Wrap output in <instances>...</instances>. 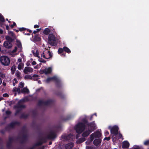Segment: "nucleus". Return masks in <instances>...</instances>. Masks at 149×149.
Here are the masks:
<instances>
[{"label": "nucleus", "mask_w": 149, "mask_h": 149, "mask_svg": "<svg viewBox=\"0 0 149 149\" xmlns=\"http://www.w3.org/2000/svg\"><path fill=\"white\" fill-rule=\"evenodd\" d=\"M96 128V126L94 122L90 123L85 126L82 123H79L76 127V130L78 133H81L84 130L85 131L82 134L84 137L88 136Z\"/></svg>", "instance_id": "nucleus-1"}, {"label": "nucleus", "mask_w": 149, "mask_h": 149, "mask_svg": "<svg viewBox=\"0 0 149 149\" xmlns=\"http://www.w3.org/2000/svg\"><path fill=\"white\" fill-rule=\"evenodd\" d=\"M0 60L1 63L4 65L8 66L10 63L9 58L6 56H2L1 57Z\"/></svg>", "instance_id": "nucleus-2"}, {"label": "nucleus", "mask_w": 149, "mask_h": 149, "mask_svg": "<svg viewBox=\"0 0 149 149\" xmlns=\"http://www.w3.org/2000/svg\"><path fill=\"white\" fill-rule=\"evenodd\" d=\"M118 128L116 126H113L111 130V132L112 134H113L112 139L113 141L116 139V135L118 134Z\"/></svg>", "instance_id": "nucleus-3"}, {"label": "nucleus", "mask_w": 149, "mask_h": 149, "mask_svg": "<svg viewBox=\"0 0 149 149\" xmlns=\"http://www.w3.org/2000/svg\"><path fill=\"white\" fill-rule=\"evenodd\" d=\"M42 57L45 59H49L52 57V53L48 49L44 50L41 54Z\"/></svg>", "instance_id": "nucleus-4"}, {"label": "nucleus", "mask_w": 149, "mask_h": 149, "mask_svg": "<svg viewBox=\"0 0 149 149\" xmlns=\"http://www.w3.org/2000/svg\"><path fill=\"white\" fill-rule=\"evenodd\" d=\"M22 49L20 46L19 47L17 46H15L14 49L12 51H11L10 53V54L13 56H14L18 54L19 52L22 51Z\"/></svg>", "instance_id": "nucleus-5"}, {"label": "nucleus", "mask_w": 149, "mask_h": 149, "mask_svg": "<svg viewBox=\"0 0 149 149\" xmlns=\"http://www.w3.org/2000/svg\"><path fill=\"white\" fill-rule=\"evenodd\" d=\"M56 41V37L53 34H49L48 37V42L52 45H54V42Z\"/></svg>", "instance_id": "nucleus-6"}, {"label": "nucleus", "mask_w": 149, "mask_h": 149, "mask_svg": "<svg viewBox=\"0 0 149 149\" xmlns=\"http://www.w3.org/2000/svg\"><path fill=\"white\" fill-rule=\"evenodd\" d=\"M52 71V69L51 67L45 68L43 70H40V73L41 74H47L50 73Z\"/></svg>", "instance_id": "nucleus-7"}, {"label": "nucleus", "mask_w": 149, "mask_h": 149, "mask_svg": "<svg viewBox=\"0 0 149 149\" xmlns=\"http://www.w3.org/2000/svg\"><path fill=\"white\" fill-rule=\"evenodd\" d=\"M33 69L30 67H25L23 71L25 74H28L29 73H31L33 72Z\"/></svg>", "instance_id": "nucleus-8"}, {"label": "nucleus", "mask_w": 149, "mask_h": 149, "mask_svg": "<svg viewBox=\"0 0 149 149\" xmlns=\"http://www.w3.org/2000/svg\"><path fill=\"white\" fill-rule=\"evenodd\" d=\"M57 79V78L56 76H54L52 77H49L45 81L47 83H48L50 81L54 80L56 81Z\"/></svg>", "instance_id": "nucleus-9"}, {"label": "nucleus", "mask_w": 149, "mask_h": 149, "mask_svg": "<svg viewBox=\"0 0 149 149\" xmlns=\"http://www.w3.org/2000/svg\"><path fill=\"white\" fill-rule=\"evenodd\" d=\"M3 45L4 47L7 48H10L12 46V44L8 41L5 42L4 43Z\"/></svg>", "instance_id": "nucleus-10"}, {"label": "nucleus", "mask_w": 149, "mask_h": 149, "mask_svg": "<svg viewBox=\"0 0 149 149\" xmlns=\"http://www.w3.org/2000/svg\"><path fill=\"white\" fill-rule=\"evenodd\" d=\"M74 146L73 143L71 142L66 144L65 145V149H72Z\"/></svg>", "instance_id": "nucleus-11"}, {"label": "nucleus", "mask_w": 149, "mask_h": 149, "mask_svg": "<svg viewBox=\"0 0 149 149\" xmlns=\"http://www.w3.org/2000/svg\"><path fill=\"white\" fill-rule=\"evenodd\" d=\"M101 133L99 132H97L92 134L91 135V137L92 136H94L96 138H98L100 137L101 136Z\"/></svg>", "instance_id": "nucleus-12"}, {"label": "nucleus", "mask_w": 149, "mask_h": 149, "mask_svg": "<svg viewBox=\"0 0 149 149\" xmlns=\"http://www.w3.org/2000/svg\"><path fill=\"white\" fill-rule=\"evenodd\" d=\"M129 146V143L127 141H124L123 142L122 147L123 148H128Z\"/></svg>", "instance_id": "nucleus-13"}, {"label": "nucleus", "mask_w": 149, "mask_h": 149, "mask_svg": "<svg viewBox=\"0 0 149 149\" xmlns=\"http://www.w3.org/2000/svg\"><path fill=\"white\" fill-rule=\"evenodd\" d=\"M50 32V30L48 28H46L43 31V33L46 35H47L49 34Z\"/></svg>", "instance_id": "nucleus-14"}, {"label": "nucleus", "mask_w": 149, "mask_h": 149, "mask_svg": "<svg viewBox=\"0 0 149 149\" xmlns=\"http://www.w3.org/2000/svg\"><path fill=\"white\" fill-rule=\"evenodd\" d=\"M24 66V64L23 63H20L18 65L17 68L19 70H20L23 68Z\"/></svg>", "instance_id": "nucleus-15"}, {"label": "nucleus", "mask_w": 149, "mask_h": 149, "mask_svg": "<svg viewBox=\"0 0 149 149\" xmlns=\"http://www.w3.org/2000/svg\"><path fill=\"white\" fill-rule=\"evenodd\" d=\"M63 49L64 51L68 53H70L71 52L70 50V49L67 47H63Z\"/></svg>", "instance_id": "nucleus-16"}, {"label": "nucleus", "mask_w": 149, "mask_h": 149, "mask_svg": "<svg viewBox=\"0 0 149 149\" xmlns=\"http://www.w3.org/2000/svg\"><path fill=\"white\" fill-rule=\"evenodd\" d=\"M29 92V90L26 88H23L21 91V92L23 93H28Z\"/></svg>", "instance_id": "nucleus-17"}, {"label": "nucleus", "mask_w": 149, "mask_h": 149, "mask_svg": "<svg viewBox=\"0 0 149 149\" xmlns=\"http://www.w3.org/2000/svg\"><path fill=\"white\" fill-rule=\"evenodd\" d=\"M32 52L33 55L36 56L38 57V58H40V56H38V51L36 50V52H34V51H32Z\"/></svg>", "instance_id": "nucleus-18"}, {"label": "nucleus", "mask_w": 149, "mask_h": 149, "mask_svg": "<svg viewBox=\"0 0 149 149\" xmlns=\"http://www.w3.org/2000/svg\"><path fill=\"white\" fill-rule=\"evenodd\" d=\"M16 69V68L15 65H13L12 66L11 69V70L13 74H14Z\"/></svg>", "instance_id": "nucleus-19"}, {"label": "nucleus", "mask_w": 149, "mask_h": 149, "mask_svg": "<svg viewBox=\"0 0 149 149\" xmlns=\"http://www.w3.org/2000/svg\"><path fill=\"white\" fill-rule=\"evenodd\" d=\"M8 33L10 35L12 36V38H16L15 35L13 32L11 31H9L8 32Z\"/></svg>", "instance_id": "nucleus-20"}, {"label": "nucleus", "mask_w": 149, "mask_h": 149, "mask_svg": "<svg viewBox=\"0 0 149 149\" xmlns=\"http://www.w3.org/2000/svg\"><path fill=\"white\" fill-rule=\"evenodd\" d=\"M16 43H17V47H21V49H22V47L21 45V43L18 40H16Z\"/></svg>", "instance_id": "nucleus-21"}, {"label": "nucleus", "mask_w": 149, "mask_h": 149, "mask_svg": "<svg viewBox=\"0 0 149 149\" xmlns=\"http://www.w3.org/2000/svg\"><path fill=\"white\" fill-rule=\"evenodd\" d=\"M15 75L18 78H20L21 76V73L18 70H17L15 72Z\"/></svg>", "instance_id": "nucleus-22"}, {"label": "nucleus", "mask_w": 149, "mask_h": 149, "mask_svg": "<svg viewBox=\"0 0 149 149\" xmlns=\"http://www.w3.org/2000/svg\"><path fill=\"white\" fill-rule=\"evenodd\" d=\"M101 142V141L100 140H95L93 141V143L95 145H98Z\"/></svg>", "instance_id": "nucleus-23"}, {"label": "nucleus", "mask_w": 149, "mask_h": 149, "mask_svg": "<svg viewBox=\"0 0 149 149\" xmlns=\"http://www.w3.org/2000/svg\"><path fill=\"white\" fill-rule=\"evenodd\" d=\"M31 78V76L29 75H26L24 77V78L25 79H30Z\"/></svg>", "instance_id": "nucleus-24"}, {"label": "nucleus", "mask_w": 149, "mask_h": 149, "mask_svg": "<svg viewBox=\"0 0 149 149\" xmlns=\"http://www.w3.org/2000/svg\"><path fill=\"white\" fill-rule=\"evenodd\" d=\"M6 38L7 40L9 41H12L13 40L12 39L8 36H6Z\"/></svg>", "instance_id": "nucleus-25"}, {"label": "nucleus", "mask_w": 149, "mask_h": 149, "mask_svg": "<svg viewBox=\"0 0 149 149\" xmlns=\"http://www.w3.org/2000/svg\"><path fill=\"white\" fill-rule=\"evenodd\" d=\"M24 83L21 82L19 83V87L20 88H22L24 86Z\"/></svg>", "instance_id": "nucleus-26"}, {"label": "nucleus", "mask_w": 149, "mask_h": 149, "mask_svg": "<svg viewBox=\"0 0 149 149\" xmlns=\"http://www.w3.org/2000/svg\"><path fill=\"white\" fill-rule=\"evenodd\" d=\"M63 48L62 49V48H59V49H58V53L59 54H60L61 53H62L63 51Z\"/></svg>", "instance_id": "nucleus-27"}, {"label": "nucleus", "mask_w": 149, "mask_h": 149, "mask_svg": "<svg viewBox=\"0 0 149 149\" xmlns=\"http://www.w3.org/2000/svg\"><path fill=\"white\" fill-rule=\"evenodd\" d=\"M4 19L3 16L0 14V21L1 22H4Z\"/></svg>", "instance_id": "nucleus-28"}, {"label": "nucleus", "mask_w": 149, "mask_h": 149, "mask_svg": "<svg viewBox=\"0 0 149 149\" xmlns=\"http://www.w3.org/2000/svg\"><path fill=\"white\" fill-rule=\"evenodd\" d=\"M38 61L42 63H45L46 62V61L42 59H41L40 57V58H39V59H38Z\"/></svg>", "instance_id": "nucleus-29"}, {"label": "nucleus", "mask_w": 149, "mask_h": 149, "mask_svg": "<svg viewBox=\"0 0 149 149\" xmlns=\"http://www.w3.org/2000/svg\"><path fill=\"white\" fill-rule=\"evenodd\" d=\"M13 86H15V83H17V81L16 79H14L13 81Z\"/></svg>", "instance_id": "nucleus-30"}, {"label": "nucleus", "mask_w": 149, "mask_h": 149, "mask_svg": "<svg viewBox=\"0 0 149 149\" xmlns=\"http://www.w3.org/2000/svg\"><path fill=\"white\" fill-rule=\"evenodd\" d=\"M144 144L146 145H149V140L145 141L144 143Z\"/></svg>", "instance_id": "nucleus-31"}, {"label": "nucleus", "mask_w": 149, "mask_h": 149, "mask_svg": "<svg viewBox=\"0 0 149 149\" xmlns=\"http://www.w3.org/2000/svg\"><path fill=\"white\" fill-rule=\"evenodd\" d=\"M17 89L16 88L14 87L13 89V91L15 92L16 93H16Z\"/></svg>", "instance_id": "nucleus-32"}, {"label": "nucleus", "mask_w": 149, "mask_h": 149, "mask_svg": "<svg viewBox=\"0 0 149 149\" xmlns=\"http://www.w3.org/2000/svg\"><path fill=\"white\" fill-rule=\"evenodd\" d=\"M3 96L5 97H7L8 96V95L7 93H5L3 95Z\"/></svg>", "instance_id": "nucleus-33"}, {"label": "nucleus", "mask_w": 149, "mask_h": 149, "mask_svg": "<svg viewBox=\"0 0 149 149\" xmlns=\"http://www.w3.org/2000/svg\"><path fill=\"white\" fill-rule=\"evenodd\" d=\"M26 29L25 28H20L19 29V30L20 31H24Z\"/></svg>", "instance_id": "nucleus-34"}, {"label": "nucleus", "mask_w": 149, "mask_h": 149, "mask_svg": "<svg viewBox=\"0 0 149 149\" xmlns=\"http://www.w3.org/2000/svg\"><path fill=\"white\" fill-rule=\"evenodd\" d=\"M110 139V138L109 137H105L104 139V140H107V141L109 140Z\"/></svg>", "instance_id": "nucleus-35"}, {"label": "nucleus", "mask_w": 149, "mask_h": 149, "mask_svg": "<svg viewBox=\"0 0 149 149\" xmlns=\"http://www.w3.org/2000/svg\"><path fill=\"white\" fill-rule=\"evenodd\" d=\"M16 24L15 22H13V24L11 25V26L12 28H13L14 26L16 25Z\"/></svg>", "instance_id": "nucleus-36"}, {"label": "nucleus", "mask_w": 149, "mask_h": 149, "mask_svg": "<svg viewBox=\"0 0 149 149\" xmlns=\"http://www.w3.org/2000/svg\"><path fill=\"white\" fill-rule=\"evenodd\" d=\"M31 64L32 65H35L36 64V62L35 61H33L32 63H31Z\"/></svg>", "instance_id": "nucleus-37"}, {"label": "nucleus", "mask_w": 149, "mask_h": 149, "mask_svg": "<svg viewBox=\"0 0 149 149\" xmlns=\"http://www.w3.org/2000/svg\"><path fill=\"white\" fill-rule=\"evenodd\" d=\"M17 92L18 93H20V88H18L17 91Z\"/></svg>", "instance_id": "nucleus-38"}, {"label": "nucleus", "mask_w": 149, "mask_h": 149, "mask_svg": "<svg viewBox=\"0 0 149 149\" xmlns=\"http://www.w3.org/2000/svg\"><path fill=\"white\" fill-rule=\"evenodd\" d=\"M117 135L118 136V137L119 138H120L122 136V135L121 134H118Z\"/></svg>", "instance_id": "nucleus-39"}, {"label": "nucleus", "mask_w": 149, "mask_h": 149, "mask_svg": "<svg viewBox=\"0 0 149 149\" xmlns=\"http://www.w3.org/2000/svg\"><path fill=\"white\" fill-rule=\"evenodd\" d=\"M18 61L20 63H21V62H22V59L21 58H19L18 59Z\"/></svg>", "instance_id": "nucleus-40"}, {"label": "nucleus", "mask_w": 149, "mask_h": 149, "mask_svg": "<svg viewBox=\"0 0 149 149\" xmlns=\"http://www.w3.org/2000/svg\"><path fill=\"white\" fill-rule=\"evenodd\" d=\"M33 77H38V75L37 74H34L33 76Z\"/></svg>", "instance_id": "nucleus-41"}, {"label": "nucleus", "mask_w": 149, "mask_h": 149, "mask_svg": "<svg viewBox=\"0 0 149 149\" xmlns=\"http://www.w3.org/2000/svg\"><path fill=\"white\" fill-rule=\"evenodd\" d=\"M39 26L38 25H35L34 26V28H38L39 27Z\"/></svg>", "instance_id": "nucleus-42"}, {"label": "nucleus", "mask_w": 149, "mask_h": 149, "mask_svg": "<svg viewBox=\"0 0 149 149\" xmlns=\"http://www.w3.org/2000/svg\"><path fill=\"white\" fill-rule=\"evenodd\" d=\"M133 149H139V146H136L134 147Z\"/></svg>", "instance_id": "nucleus-43"}, {"label": "nucleus", "mask_w": 149, "mask_h": 149, "mask_svg": "<svg viewBox=\"0 0 149 149\" xmlns=\"http://www.w3.org/2000/svg\"><path fill=\"white\" fill-rule=\"evenodd\" d=\"M6 113L7 114H9L10 113V112L9 111H7L6 112Z\"/></svg>", "instance_id": "nucleus-44"}, {"label": "nucleus", "mask_w": 149, "mask_h": 149, "mask_svg": "<svg viewBox=\"0 0 149 149\" xmlns=\"http://www.w3.org/2000/svg\"><path fill=\"white\" fill-rule=\"evenodd\" d=\"M109 134V133L108 132L106 131V132H105V134L106 136L108 134Z\"/></svg>", "instance_id": "nucleus-45"}, {"label": "nucleus", "mask_w": 149, "mask_h": 149, "mask_svg": "<svg viewBox=\"0 0 149 149\" xmlns=\"http://www.w3.org/2000/svg\"><path fill=\"white\" fill-rule=\"evenodd\" d=\"M3 33V31L1 29H0V34H2Z\"/></svg>", "instance_id": "nucleus-46"}, {"label": "nucleus", "mask_w": 149, "mask_h": 149, "mask_svg": "<svg viewBox=\"0 0 149 149\" xmlns=\"http://www.w3.org/2000/svg\"><path fill=\"white\" fill-rule=\"evenodd\" d=\"M41 29H36V31H37V32L39 31Z\"/></svg>", "instance_id": "nucleus-47"}, {"label": "nucleus", "mask_w": 149, "mask_h": 149, "mask_svg": "<svg viewBox=\"0 0 149 149\" xmlns=\"http://www.w3.org/2000/svg\"><path fill=\"white\" fill-rule=\"evenodd\" d=\"M6 29H7L8 30L9 29V26H8L7 25L6 26Z\"/></svg>", "instance_id": "nucleus-48"}, {"label": "nucleus", "mask_w": 149, "mask_h": 149, "mask_svg": "<svg viewBox=\"0 0 149 149\" xmlns=\"http://www.w3.org/2000/svg\"><path fill=\"white\" fill-rule=\"evenodd\" d=\"M55 138V136H51L50 137V138H51V139H54Z\"/></svg>", "instance_id": "nucleus-49"}, {"label": "nucleus", "mask_w": 149, "mask_h": 149, "mask_svg": "<svg viewBox=\"0 0 149 149\" xmlns=\"http://www.w3.org/2000/svg\"><path fill=\"white\" fill-rule=\"evenodd\" d=\"M2 80L1 78H0V85L2 83Z\"/></svg>", "instance_id": "nucleus-50"}, {"label": "nucleus", "mask_w": 149, "mask_h": 149, "mask_svg": "<svg viewBox=\"0 0 149 149\" xmlns=\"http://www.w3.org/2000/svg\"><path fill=\"white\" fill-rule=\"evenodd\" d=\"M38 39V41H40V38L39 37H38L37 38Z\"/></svg>", "instance_id": "nucleus-51"}, {"label": "nucleus", "mask_w": 149, "mask_h": 149, "mask_svg": "<svg viewBox=\"0 0 149 149\" xmlns=\"http://www.w3.org/2000/svg\"><path fill=\"white\" fill-rule=\"evenodd\" d=\"M37 32V31H34L33 32V33H34V34H35Z\"/></svg>", "instance_id": "nucleus-52"}, {"label": "nucleus", "mask_w": 149, "mask_h": 149, "mask_svg": "<svg viewBox=\"0 0 149 149\" xmlns=\"http://www.w3.org/2000/svg\"><path fill=\"white\" fill-rule=\"evenodd\" d=\"M3 84L4 86H5L6 85V83H5L3 82Z\"/></svg>", "instance_id": "nucleus-53"}, {"label": "nucleus", "mask_w": 149, "mask_h": 149, "mask_svg": "<svg viewBox=\"0 0 149 149\" xmlns=\"http://www.w3.org/2000/svg\"><path fill=\"white\" fill-rule=\"evenodd\" d=\"M38 83H39V84H41V82L40 81H38Z\"/></svg>", "instance_id": "nucleus-54"}, {"label": "nucleus", "mask_w": 149, "mask_h": 149, "mask_svg": "<svg viewBox=\"0 0 149 149\" xmlns=\"http://www.w3.org/2000/svg\"><path fill=\"white\" fill-rule=\"evenodd\" d=\"M15 31L17 32H19V30H16Z\"/></svg>", "instance_id": "nucleus-55"}, {"label": "nucleus", "mask_w": 149, "mask_h": 149, "mask_svg": "<svg viewBox=\"0 0 149 149\" xmlns=\"http://www.w3.org/2000/svg\"><path fill=\"white\" fill-rule=\"evenodd\" d=\"M1 68H0V74H1Z\"/></svg>", "instance_id": "nucleus-56"}, {"label": "nucleus", "mask_w": 149, "mask_h": 149, "mask_svg": "<svg viewBox=\"0 0 149 149\" xmlns=\"http://www.w3.org/2000/svg\"><path fill=\"white\" fill-rule=\"evenodd\" d=\"M51 144H52V142H49V144L51 145Z\"/></svg>", "instance_id": "nucleus-57"}, {"label": "nucleus", "mask_w": 149, "mask_h": 149, "mask_svg": "<svg viewBox=\"0 0 149 149\" xmlns=\"http://www.w3.org/2000/svg\"><path fill=\"white\" fill-rule=\"evenodd\" d=\"M22 101H24V100H20V102H21Z\"/></svg>", "instance_id": "nucleus-58"}, {"label": "nucleus", "mask_w": 149, "mask_h": 149, "mask_svg": "<svg viewBox=\"0 0 149 149\" xmlns=\"http://www.w3.org/2000/svg\"><path fill=\"white\" fill-rule=\"evenodd\" d=\"M30 60L31 61H32L33 60V59L32 58H31Z\"/></svg>", "instance_id": "nucleus-59"}, {"label": "nucleus", "mask_w": 149, "mask_h": 149, "mask_svg": "<svg viewBox=\"0 0 149 149\" xmlns=\"http://www.w3.org/2000/svg\"><path fill=\"white\" fill-rule=\"evenodd\" d=\"M2 98L0 97V101L2 100Z\"/></svg>", "instance_id": "nucleus-60"}, {"label": "nucleus", "mask_w": 149, "mask_h": 149, "mask_svg": "<svg viewBox=\"0 0 149 149\" xmlns=\"http://www.w3.org/2000/svg\"><path fill=\"white\" fill-rule=\"evenodd\" d=\"M36 68H37V67H34V68L35 69Z\"/></svg>", "instance_id": "nucleus-61"}, {"label": "nucleus", "mask_w": 149, "mask_h": 149, "mask_svg": "<svg viewBox=\"0 0 149 149\" xmlns=\"http://www.w3.org/2000/svg\"><path fill=\"white\" fill-rule=\"evenodd\" d=\"M24 107L23 106H21V107Z\"/></svg>", "instance_id": "nucleus-62"}, {"label": "nucleus", "mask_w": 149, "mask_h": 149, "mask_svg": "<svg viewBox=\"0 0 149 149\" xmlns=\"http://www.w3.org/2000/svg\"><path fill=\"white\" fill-rule=\"evenodd\" d=\"M94 114L96 116V113H95Z\"/></svg>", "instance_id": "nucleus-63"}, {"label": "nucleus", "mask_w": 149, "mask_h": 149, "mask_svg": "<svg viewBox=\"0 0 149 149\" xmlns=\"http://www.w3.org/2000/svg\"><path fill=\"white\" fill-rule=\"evenodd\" d=\"M6 20L8 21V19H6Z\"/></svg>", "instance_id": "nucleus-64"}]
</instances>
